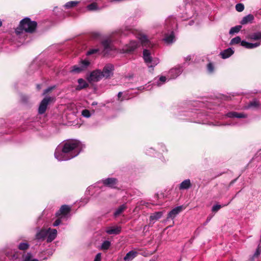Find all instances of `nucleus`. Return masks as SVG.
I'll list each match as a JSON object with an SVG mask.
<instances>
[{
    "label": "nucleus",
    "instance_id": "nucleus-1",
    "mask_svg": "<svg viewBox=\"0 0 261 261\" xmlns=\"http://www.w3.org/2000/svg\"><path fill=\"white\" fill-rule=\"evenodd\" d=\"M84 147V145L78 140H68L57 147L54 155L59 161L69 160L77 156Z\"/></svg>",
    "mask_w": 261,
    "mask_h": 261
},
{
    "label": "nucleus",
    "instance_id": "nucleus-2",
    "mask_svg": "<svg viewBox=\"0 0 261 261\" xmlns=\"http://www.w3.org/2000/svg\"><path fill=\"white\" fill-rule=\"evenodd\" d=\"M37 23L35 21H31L29 18L26 17L20 22L19 26L15 29V33L20 35L24 32L33 33L36 29Z\"/></svg>",
    "mask_w": 261,
    "mask_h": 261
},
{
    "label": "nucleus",
    "instance_id": "nucleus-3",
    "mask_svg": "<svg viewBox=\"0 0 261 261\" xmlns=\"http://www.w3.org/2000/svg\"><path fill=\"white\" fill-rule=\"evenodd\" d=\"M118 33L121 35H126L129 33H132L140 41L143 46L148 45L150 47L152 46V44L145 35L141 34L137 30L130 27H126L124 30L119 31Z\"/></svg>",
    "mask_w": 261,
    "mask_h": 261
},
{
    "label": "nucleus",
    "instance_id": "nucleus-4",
    "mask_svg": "<svg viewBox=\"0 0 261 261\" xmlns=\"http://www.w3.org/2000/svg\"><path fill=\"white\" fill-rule=\"evenodd\" d=\"M91 38L93 40L101 42L105 54H109L110 51L115 50V48L112 45L111 42L109 40H103V36L99 32H94L92 33Z\"/></svg>",
    "mask_w": 261,
    "mask_h": 261
},
{
    "label": "nucleus",
    "instance_id": "nucleus-5",
    "mask_svg": "<svg viewBox=\"0 0 261 261\" xmlns=\"http://www.w3.org/2000/svg\"><path fill=\"white\" fill-rule=\"evenodd\" d=\"M143 57L145 62L147 64L149 68H151L152 70H153L154 67L157 65L159 62V59L155 58H152L151 56L150 51L147 49H145L143 51Z\"/></svg>",
    "mask_w": 261,
    "mask_h": 261
},
{
    "label": "nucleus",
    "instance_id": "nucleus-6",
    "mask_svg": "<svg viewBox=\"0 0 261 261\" xmlns=\"http://www.w3.org/2000/svg\"><path fill=\"white\" fill-rule=\"evenodd\" d=\"M90 62L87 60H82L77 65L73 66L70 72L73 73H79L85 70L89 65Z\"/></svg>",
    "mask_w": 261,
    "mask_h": 261
},
{
    "label": "nucleus",
    "instance_id": "nucleus-7",
    "mask_svg": "<svg viewBox=\"0 0 261 261\" xmlns=\"http://www.w3.org/2000/svg\"><path fill=\"white\" fill-rule=\"evenodd\" d=\"M139 45V43L136 40H131L129 43L126 44L122 50L121 53H130L134 51Z\"/></svg>",
    "mask_w": 261,
    "mask_h": 261
},
{
    "label": "nucleus",
    "instance_id": "nucleus-8",
    "mask_svg": "<svg viewBox=\"0 0 261 261\" xmlns=\"http://www.w3.org/2000/svg\"><path fill=\"white\" fill-rule=\"evenodd\" d=\"M53 99V98L49 96L44 97L40 103L38 108V113L39 114H44L46 110L47 106L48 105L49 103Z\"/></svg>",
    "mask_w": 261,
    "mask_h": 261
},
{
    "label": "nucleus",
    "instance_id": "nucleus-9",
    "mask_svg": "<svg viewBox=\"0 0 261 261\" xmlns=\"http://www.w3.org/2000/svg\"><path fill=\"white\" fill-rule=\"evenodd\" d=\"M183 67L180 65H178L171 69L169 72L170 79H175L182 72Z\"/></svg>",
    "mask_w": 261,
    "mask_h": 261
},
{
    "label": "nucleus",
    "instance_id": "nucleus-10",
    "mask_svg": "<svg viewBox=\"0 0 261 261\" xmlns=\"http://www.w3.org/2000/svg\"><path fill=\"white\" fill-rule=\"evenodd\" d=\"M114 67L111 64H106L101 71L102 75L103 77L109 78L113 74Z\"/></svg>",
    "mask_w": 261,
    "mask_h": 261
},
{
    "label": "nucleus",
    "instance_id": "nucleus-11",
    "mask_svg": "<svg viewBox=\"0 0 261 261\" xmlns=\"http://www.w3.org/2000/svg\"><path fill=\"white\" fill-rule=\"evenodd\" d=\"M103 77L101 71L100 70H95L92 71L88 77L90 82H97L100 81Z\"/></svg>",
    "mask_w": 261,
    "mask_h": 261
},
{
    "label": "nucleus",
    "instance_id": "nucleus-12",
    "mask_svg": "<svg viewBox=\"0 0 261 261\" xmlns=\"http://www.w3.org/2000/svg\"><path fill=\"white\" fill-rule=\"evenodd\" d=\"M184 209V206L182 205H180L175 207L173 209H172L168 214L167 219L169 220H173L176 216L179 214Z\"/></svg>",
    "mask_w": 261,
    "mask_h": 261
},
{
    "label": "nucleus",
    "instance_id": "nucleus-13",
    "mask_svg": "<svg viewBox=\"0 0 261 261\" xmlns=\"http://www.w3.org/2000/svg\"><path fill=\"white\" fill-rule=\"evenodd\" d=\"M101 182L106 186L111 188H116L117 187L118 180L115 178H107L103 179Z\"/></svg>",
    "mask_w": 261,
    "mask_h": 261
},
{
    "label": "nucleus",
    "instance_id": "nucleus-14",
    "mask_svg": "<svg viewBox=\"0 0 261 261\" xmlns=\"http://www.w3.org/2000/svg\"><path fill=\"white\" fill-rule=\"evenodd\" d=\"M121 231V227L120 226H113L107 227L105 231L108 234L117 235L119 234Z\"/></svg>",
    "mask_w": 261,
    "mask_h": 261
},
{
    "label": "nucleus",
    "instance_id": "nucleus-15",
    "mask_svg": "<svg viewBox=\"0 0 261 261\" xmlns=\"http://www.w3.org/2000/svg\"><path fill=\"white\" fill-rule=\"evenodd\" d=\"M165 42L168 44H170L174 42L176 40L173 31L165 34L163 39Z\"/></svg>",
    "mask_w": 261,
    "mask_h": 261
},
{
    "label": "nucleus",
    "instance_id": "nucleus-16",
    "mask_svg": "<svg viewBox=\"0 0 261 261\" xmlns=\"http://www.w3.org/2000/svg\"><path fill=\"white\" fill-rule=\"evenodd\" d=\"M70 207L67 205H62L59 211L56 213V215L58 216L61 215L62 216V218L65 217L70 212Z\"/></svg>",
    "mask_w": 261,
    "mask_h": 261
},
{
    "label": "nucleus",
    "instance_id": "nucleus-17",
    "mask_svg": "<svg viewBox=\"0 0 261 261\" xmlns=\"http://www.w3.org/2000/svg\"><path fill=\"white\" fill-rule=\"evenodd\" d=\"M48 233L47 235V242H52L57 237V230L56 229L49 228L47 230Z\"/></svg>",
    "mask_w": 261,
    "mask_h": 261
},
{
    "label": "nucleus",
    "instance_id": "nucleus-18",
    "mask_svg": "<svg viewBox=\"0 0 261 261\" xmlns=\"http://www.w3.org/2000/svg\"><path fill=\"white\" fill-rule=\"evenodd\" d=\"M261 44L260 42H255V43H249L246 41L243 40L241 42V46L247 48V49H252L256 48L259 46Z\"/></svg>",
    "mask_w": 261,
    "mask_h": 261
},
{
    "label": "nucleus",
    "instance_id": "nucleus-19",
    "mask_svg": "<svg viewBox=\"0 0 261 261\" xmlns=\"http://www.w3.org/2000/svg\"><path fill=\"white\" fill-rule=\"evenodd\" d=\"M192 187V183L190 179H186L183 180L179 185L180 190H188Z\"/></svg>",
    "mask_w": 261,
    "mask_h": 261
},
{
    "label": "nucleus",
    "instance_id": "nucleus-20",
    "mask_svg": "<svg viewBox=\"0 0 261 261\" xmlns=\"http://www.w3.org/2000/svg\"><path fill=\"white\" fill-rule=\"evenodd\" d=\"M228 118H245L247 117V115L243 113H238L237 112H230L226 114Z\"/></svg>",
    "mask_w": 261,
    "mask_h": 261
},
{
    "label": "nucleus",
    "instance_id": "nucleus-21",
    "mask_svg": "<svg viewBox=\"0 0 261 261\" xmlns=\"http://www.w3.org/2000/svg\"><path fill=\"white\" fill-rule=\"evenodd\" d=\"M48 231L45 229L39 230L36 233L35 238L38 240H43L47 236Z\"/></svg>",
    "mask_w": 261,
    "mask_h": 261
},
{
    "label": "nucleus",
    "instance_id": "nucleus-22",
    "mask_svg": "<svg viewBox=\"0 0 261 261\" xmlns=\"http://www.w3.org/2000/svg\"><path fill=\"white\" fill-rule=\"evenodd\" d=\"M233 53V50L231 48H228L221 51L220 55L222 59H227L230 57Z\"/></svg>",
    "mask_w": 261,
    "mask_h": 261
},
{
    "label": "nucleus",
    "instance_id": "nucleus-23",
    "mask_svg": "<svg viewBox=\"0 0 261 261\" xmlns=\"http://www.w3.org/2000/svg\"><path fill=\"white\" fill-rule=\"evenodd\" d=\"M138 254L137 251L131 250L126 253L123 259L125 261H131L137 256Z\"/></svg>",
    "mask_w": 261,
    "mask_h": 261
},
{
    "label": "nucleus",
    "instance_id": "nucleus-24",
    "mask_svg": "<svg viewBox=\"0 0 261 261\" xmlns=\"http://www.w3.org/2000/svg\"><path fill=\"white\" fill-rule=\"evenodd\" d=\"M254 19V16L252 14H248L244 17L241 21V24L244 25L251 23Z\"/></svg>",
    "mask_w": 261,
    "mask_h": 261
},
{
    "label": "nucleus",
    "instance_id": "nucleus-25",
    "mask_svg": "<svg viewBox=\"0 0 261 261\" xmlns=\"http://www.w3.org/2000/svg\"><path fill=\"white\" fill-rule=\"evenodd\" d=\"M163 213L162 212H158L151 214L150 216V221H156L160 219L163 216Z\"/></svg>",
    "mask_w": 261,
    "mask_h": 261
},
{
    "label": "nucleus",
    "instance_id": "nucleus-26",
    "mask_svg": "<svg viewBox=\"0 0 261 261\" xmlns=\"http://www.w3.org/2000/svg\"><path fill=\"white\" fill-rule=\"evenodd\" d=\"M77 82L79 85L76 88L77 90H81L87 87L88 85L86 81L83 79H79Z\"/></svg>",
    "mask_w": 261,
    "mask_h": 261
},
{
    "label": "nucleus",
    "instance_id": "nucleus-27",
    "mask_svg": "<svg viewBox=\"0 0 261 261\" xmlns=\"http://www.w3.org/2000/svg\"><path fill=\"white\" fill-rule=\"evenodd\" d=\"M80 3L79 1H70L67 3H66L64 7L66 9H70L71 8H73L75 7L77 4H79Z\"/></svg>",
    "mask_w": 261,
    "mask_h": 261
},
{
    "label": "nucleus",
    "instance_id": "nucleus-28",
    "mask_svg": "<svg viewBox=\"0 0 261 261\" xmlns=\"http://www.w3.org/2000/svg\"><path fill=\"white\" fill-rule=\"evenodd\" d=\"M126 208V206L125 204H122L120 205L115 212L114 213V216L115 217H117L120 214H121L123 211Z\"/></svg>",
    "mask_w": 261,
    "mask_h": 261
},
{
    "label": "nucleus",
    "instance_id": "nucleus-29",
    "mask_svg": "<svg viewBox=\"0 0 261 261\" xmlns=\"http://www.w3.org/2000/svg\"><path fill=\"white\" fill-rule=\"evenodd\" d=\"M241 28H242V25H236V26L232 27L230 29V30H229V33L231 35H232L234 33H237L240 31Z\"/></svg>",
    "mask_w": 261,
    "mask_h": 261
},
{
    "label": "nucleus",
    "instance_id": "nucleus-30",
    "mask_svg": "<svg viewBox=\"0 0 261 261\" xmlns=\"http://www.w3.org/2000/svg\"><path fill=\"white\" fill-rule=\"evenodd\" d=\"M111 246V242L109 241H105L101 245V249L102 250H107Z\"/></svg>",
    "mask_w": 261,
    "mask_h": 261
},
{
    "label": "nucleus",
    "instance_id": "nucleus-31",
    "mask_svg": "<svg viewBox=\"0 0 261 261\" xmlns=\"http://www.w3.org/2000/svg\"><path fill=\"white\" fill-rule=\"evenodd\" d=\"M259 101L256 99H254L248 104L247 108H257L259 106Z\"/></svg>",
    "mask_w": 261,
    "mask_h": 261
},
{
    "label": "nucleus",
    "instance_id": "nucleus-32",
    "mask_svg": "<svg viewBox=\"0 0 261 261\" xmlns=\"http://www.w3.org/2000/svg\"><path fill=\"white\" fill-rule=\"evenodd\" d=\"M176 24V20H175V18L173 16H171L166 20V25H170L172 26L173 24Z\"/></svg>",
    "mask_w": 261,
    "mask_h": 261
},
{
    "label": "nucleus",
    "instance_id": "nucleus-33",
    "mask_svg": "<svg viewBox=\"0 0 261 261\" xmlns=\"http://www.w3.org/2000/svg\"><path fill=\"white\" fill-rule=\"evenodd\" d=\"M242 41H241V39L240 38V37L239 36H237L233 38H232L230 42V45H235V44H238L239 43H241V42Z\"/></svg>",
    "mask_w": 261,
    "mask_h": 261
},
{
    "label": "nucleus",
    "instance_id": "nucleus-34",
    "mask_svg": "<svg viewBox=\"0 0 261 261\" xmlns=\"http://www.w3.org/2000/svg\"><path fill=\"white\" fill-rule=\"evenodd\" d=\"M100 50L99 48H91L87 53V55L90 56L92 55L99 54Z\"/></svg>",
    "mask_w": 261,
    "mask_h": 261
},
{
    "label": "nucleus",
    "instance_id": "nucleus-35",
    "mask_svg": "<svg viewBox=\"0 0 261 261\" xmlns=\"http://www.w3.org/2000/svg\"><path fill=\"white\" fill-rule=\"evenodd\" d=\"M167 81V78L166 76H161L159 79L155 82L156 85L158 86H160L164 84Z\"/></svg>",
    "mask_w": 261,
    "mask_h": 261
},
{
    "label": "nucleus",
    "instance_id": "nucleus-36",
    "mask_svg": "<svg viewBox=\"0 0 261 261\" xmlns=\"http://www.w3.org/2000/svg\"><path fill=\"white\" fill-rule=\"evenodd\" d=\"M29 247V244L28 243H21L19 244L18 248L21 250H26Z\"/></svg>",
    "mask_w": 261,
    "mask_h": 261
},
{
    "label": "nucleus",
    "instance_id": "nucleus-37",
    "mask_svg": "<svg viewBox=\"0 0 261 261\" xmlns=\"http://www.w3.org/2000/svg\"><path fill=\"white\" fill-rule=\"evenodd\" d=\"M87 8L88 10L89 11H94L99 9L97 4L95 3H92L88 5Z\"/></svg>",
    "mask_w": 261,
    "mask_h": 261
},
{
    "label": "nucleus",
    "instance_id": "nucleus-38",
    "mask_svg": "<svg viewBox=\"0 0 261 261\" xmlns=\"http://www.w3.org/2000/svg\"><path fill=\"white\" fill-rule=\"evenodd\" d=\"M32 254L31 253H27L22 256V259L23 261H31Z\"/></svg>",
    "mask_w": 261,
    "mask_h": 261
},
{
    "label": "nucleus",
    "instance_id": "nucleus-39",
    "mask_svg": "<svg viewBox=\"0 0 261 261\" xmlns=\"http://www.w3.org/2000/svg\"><path fill=\"white\" fill-rule=\"evenodd\" d=\"M228 204H225V205H220V204H216V205H214L213 207H212V211L213 212H217V211H218L221 207H222L223 206H224L225 205H227Z\"/></svg>",
    "mask_w": 261,
    "mask_h": 261
},
{
    "label": "nucleus",
    "instance_id": "nucleus-40",
    "mask_svg": "<svg viewBox=\"0 0 261 261\" xmlns=\"http://www.w3.org/2000/svg\"><path fill=\"white\" fill-rule=\"evenodd\" d=\"M82 115L86 118H89L91 116L90 112L89 110L85 109L82 111Z\"/></svg>",
    "mask_w": 261,
    "mask_h": 261
},
{
    "label": "nucleus",
    "instance_id": "nucleus-41",
    "mask_svg": "<svg viewBox=\"0 0 261 261\" xmlns=\"http://www.w3.org/2000/svg\"><path fill=\"white\" fill-rule=\"evenodd\" d=\"M236 9L238 12H242L244 9V6L242 4H238L236 5Z\"/></svg>",
    "mask_w": 261,
    "mask_h": 261
},
{
    "label": "nucleus",
    "instance_id": "nucleus-42",
    "mask_svg": "<svg viewBox=\"0 0 261 261\" xmlns=\"http://www.w3.org/2000/svg\"><path fill=\"white\" fill-rule=\"evenodd\" d=\"M260 253H261V246L258 245L253 255H254L255 257H257L258 258Z\"/></svg>",
    "mask_w": 261,
    "mask_h": 261
},
{
    "label": "nucleus",
    "instance_id": "nucleus-43",
    "mask_svg": "<svg viewBox=\"0 0 261 261\" xmlns=\"http://www.w3.org/2000/svg\"><path fill=\"white\" fill-rule=\"evenodd\" d=\"M207 71L210 73H212L214 71V66L212 63H209L207 65Z\"/></svg>",
    "mask_w": 261,
    "mask_h": 261
},
{
    "label": "nucleus",
    "instance_id": "nucleus-44",
    "mask_svg": "<svg viewBox=\"0 0 261 261\" xmlns=\"http://www.w3.org/2000/svg\"><path fill=\"white\" fill-rule=\"evenodd\" d=\"M63 218H62V216H60V218H59L58 219H57L53 223V225L54 226H58L59 225H60L61 223V219Z\"/></svg>",
    "mask_w": 261,
    "mask_h": 261
},
{
    "label": "nucleus",
    "instance_id": "nucleus-45",
    "mask_svg": "<svg viewBox=\"0 0 261 261\" xmlns=\"http://www.w3.org/2000/svg\"><path fill=\"white\" fill-rule=\"evenodd\" d=\"M101 254L100 253H98L95 256L94 261H101Z\"/></svg>",
    "mask_w": 261,
    "mask_h": 261
},
{
    "label": "nucleus",
    "instance_id": "nucleus-46",
    "mask_svg": "<svg viewBox=\"0 0 261 261\" xmlns=\"http://www.w3.org/2000/svg\"><path fill=\"white\" fill-rule=\"evenodd\" d=\"M53 89V87H49L48 88H47L46 89H45L44 92H43V95H45L46 94H47L48 92H50L52 89Z\"/></svg>",
    "mask_w": 261,
    "mask_h": 261
},
{
    "label": "nucleus",
    "instance_id": "nucleus-47",
    "mask_svg": "<svg viewBox=\"0 0 261 261\" xmlns=\"http://www.w3.org/2000/svg\"><path fill=\"white\" fill-rule=\"evenodd\" d=\"M258 258L257 257H255L254 255H252V257L250 259V261H258Z\"/></svg>",
    "mask_w": 261,
    "mask_h": 261
},
{
    "label": "nucleus",
    "instance_id": "nucleus-48",
    "mask_svg": "<svg viewBox=\"0 0 261 261\" xmlns=\"http://www.w3.org/2000/svg\"><path fill=\"white\" fill-rule=\"evenodd\" d=\"M95 188V186H90L88 188H87V190L86 191V192H90V191L93 190L94 189V188Z\"/></svg>",
    "mask_w": 261,
    "mask_h": 261
},
{
    "label": "nucleus",
    "instance_id": "nucleus-49",
    "mask_svg": "<svg viewBox=\"0 0 261 261\" xmlns=\"http://www.w3.org/2000/svg\"><path fill=\"white\" fill-rule=\"evenodd\" d=\"M192 59V56L188 55L185 58L186 61H190Z\"/></svg>",
    "mask_w": 261,
    "mask_h": 261
},
{
    "label": "nucleus",
    "instance_id": "nucleus-50",
    "mask_svg": "<svg viewBox=\"0 0 261 261\" xmlns=\"http://www.w3.org/2000/svg\"><path fill=\"white\" fill-rule=\"evenodd\" d=\"M18 258V256L16 254H13L12 256V259H16Z\"/></svg>",
    "mask_w": 261,
    "mask_h": 261
},
{
    "label": "nucleus",
    "instance_id": "nucleus-51",
    "mask_svg": "<svg viewBox=\"0 0 261 261\" xmlns=\"http://www.w3.org/2000/svg\"><path fill=\"white\" fill-rule=\"evenodd\" d=\"M122 92H119L118 93V98H120L121 97V96H122Z\"/></svg>",
    "mask_w": 261,
    "mask_h": 261
},
{
    "label": "nucleus",
    "instance_id": "nucleus-52",
    "mask_svg": "<svg viewBox=\"0 0 261 261\" xmlns=\"http://www.w3.org/2000/svg\"><path fill=\"white\" fill-rule=\"evenodd\" d=\"M37 88L39 90L41 89V86L40 85H37Z\"/></svg>",
    "mask_w": 261,
    "mask_h": 261
},
{
    "label": "nucleus",
    "instance_id": "nucleus-53",
    "mask_svg": "<svg viewBox=\"0 0 261 261\" xmlns=\"http://www.w3.org/2000/svg\"><path fill=\"white\" fill-rule=\"evenodd\" d=\"M211 218H207V221H206V223H207L211 220Z\"/></svg>",
    "mask_w": 261,
    "mask_h": 261
},
{
    "label": "nucleus",
    "instance_id": "nucleus-54",
    "mask_svg": "<svg viewBox=\"0 0 261 261\" xmlns=\"http://www.w3.org/2000/svg\"><path fill=\"white\" fill-rule=\"evenodd\" d=\"M31 261H39L37 259H33Z\"/></svg>",
    "mask_w": 261,
    "mask_h": 261
},
{
    "label": "nucleus",
    "instance_id": "nucleus-55",
    "mask_svg": "<svg viewBox=\"0 0 261 261\" xmlns=\"http://www.w3.org/2000/svg\"><path fill=\"white\" fill-rule=\"evenodd\" d=\"M96 105V103L93 102L92 105Z\"/></svg>",
    "mask_w": 261,
    "mask_h": 261
},
{
    "label": "nucleus",
    "instance_id": "nucleus-56",
    "mask_svg": "<svg viewBox=\"0 0 261 261\" xmlns=\"http://www.w3.org/2000/svg\"><path fill=\"white\" fill-rule=\"evenodd\" d=\"M190 25H192V23L191 21L190 22V23H189Z\"/></svg>",
    "mask_w": 261,
    "mask_h": 261
},
{
    "label": "nucleus",
    "instance_id": "nucleus-57",
    "mask_svg": "<svg viewBox=\"0 0 261 261\" xmlns=\"http://www.w3.org/2000/svg\"><path fill=\"white\" fill-rule=\"evenodd\" d=\"M142 89V87H140L139 88V89H140V90H141V89ZM143 89H144V88H143Z\"/></svg>",
    "mask_w": 261,
    "mask_h": 261
}]
</instances>
